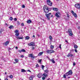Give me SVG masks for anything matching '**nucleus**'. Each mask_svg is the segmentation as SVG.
<instances>
[{
  "mask_svg": "<svg viewBox=\"0 0 80 80\" xmlns=\"http://www.w3.org/2000/svg\"><path fill=\"white\" fill-rule=\"evenodd\" d=\"M43 10L46 13H47L49 12V9L47 6H44L43 7Z\"/></svg>",
  "mask_w": 80,
  "mask_h": 80,
  "instance_id": "nucleus-1",
  "label": "nucleus"
},
{
  "mask_svg": "<svg viewBox=\"0 0 80 80\" xmlns=\"http://www.w3.org/2000/svg\"><path fill=\"white\" fill-rule=\"evenodd\" d=\"M71 13H72V15H73V16H74V17H75V18H77V15L76 13L74 12V11L72 10Z\"/></svg>",
  "mask_w": 80,
  "mask_h": 80,
  "instance_id": "nucleus-2",
  "label": "nucleus"
},
{
  "mask_svg": "<svg viewBox=\"0 0 80 80\" xmlns=\"http://www.w3.org/2000/svg\"><path fill=\"white\" fill-rule=\"evenodd\" d=\"M47 3L49 6H52V2H50V0H48L47 1Z\"/></svg>",
  "mask_w": 80,
  "mask_h": 80,
  "instance_id": "nucleus-3",
  "label": "nucleus"
},
{
  "mask_svg": "<svg viewBox=\"0 0 80 80\" xmlns=\"http://www.w3.org/2000/svg\"><path fill=\"white\" fill-rule=\"evenodd\" d=\"M15 33H16L15 35L17 36V37H18V36H19V33H18V30H15Z\"/></svg>",
  "mask_w": 80,
  "mask_h": 80,
  "instance_id": "nucleus-4",
  "label": "nucleus"
},
{
  "mask_svg": "<svg viewBox=\"0 0 80 80\" xmlns=\"http://www.w3.org/2000/svg\"><path fill=\"white\" fill-rule=\"evenodd\" d=\"M55 16L57 17H59L60 16V13L59 12H58L55 14Z\"/></svg>",
  "mask_w": 80,
  "mask_h": 80,
  "instance_id": "nucleus-5",
  "label": "nucleus"
},
{
  "mask_svg": "<svg viewBox=\"0 0 80 80\" xmlns=\"http://www.w3.org/2000/svg\"><path fill=\"white\" fill-rule=\"evenodd\" d=\"M28 45L29 46H35V42H31L29 43Z\"/></svg>",
  "mask_w": 80,
  "mask_h": 80,
  "instance_id": "nucleus-6",
  "label": "nucleus"
},
{
  "mask_svg": "<svg viewBox=\"0 0 80 80\" xmlns=\"http://www.w3.org/2000/svg\"><path fill=\"white\" fill-rule=\"evenodd\" d=\"M75 6L76 8H80V4H77L75 5Z\"/></svg>",
  "mask_w": 80,
  "mask_h": 80,
  "instance_id": "nucleus-7",
  "label": "nucleus"
},
{
  "mask_svg": "<svg viewBox=\"0 0 80 80\" xmlns=\"http://www.w3.org/2000/svg\"><path fill=\"white\" fill-rule=\"evenodd\" d=\"M73 55L72 54H71V52L70 53H69L68 55H67V57H73Z\"/></svg>",
  "mask_w": 80,
  "mask_h": 80,
  "instance_id": "nucleus-8",
  "label": "nucleus"
},
{
  "mask_svg": "<svg viewBox=\"0 0 80 80\" xmlns=\"http://www.w3.org/2000/svg\"><path fill=\"white\" fill-rule=\"evenodd\" d=\"M29 57H31V58H34L35 57H36L35 56H33V54H29Z\"/></svg>",
  "mask_w": 80,
  "mask_h": 80,
  "instance_id": "nucleus-9",
  "label": "nucleus"
},
{
  "mask_svg": "<svg viewBox=\"0 0 80 80\" xmlns=\"http://www.w3.org/2000/svg\"><path fill=\"white\" fill-rule=\"evenodd\" d=\"M9 41H6L5 43H4L3 44L4 45H6V46H7V45H8V44L9 43Z\"/></svg>",
  "mask_w": 80,
  "mask_h": 80,
  "instance_id": "nucleus-10",
  "label": "nucleus"
},
{
  "mask_svg": "<svg viewBox=\"0 0 80 80\" xmlns=\"http://www.w3.org/2000/svg\"><path fill=\"white\" fill-rule=\"evenodd\" d=\"M46 17L47 18L48 20H50V15L48 14H46L45 15Z\"/></svg>",
  "mask_w": 80,
  "mask_h": 80,
  "instance_id": "nucleus-11",
  "label": "nucleus"
},
{
  "mask_svg": "<svg viewBox=\"0 0 80 80\" xmlns=\"http://www.w3.org/2000/svg\"><path fill=\"white\" fill-rule=\"evenodd\" d=\"M68 72V73L69 74V75H72V73H73V72H72V70H70L69 72Z\"/></svg>",
  "mask_w": 80,
  "mask_h": 80,
  "instance_id": "nucleus-12",
  "label": "nucleus"
},
{
  "mask_svg": "<svg viewBox=\"0 0 80 80\" xmlns=\"http://www.w3.org/2000/svg\"><path fill=\"white\" fill-rule=\"evenodd\" d=\"M37 76L38 77V78H42V74H41V73H39L37 75Z\"/></svg>",
  "mask_w": 80,
  "mask_h": 80,
  "instance_id": "nucleus-13",
  "label": "nucleus"
},
{
  "mask_svg": "<svg viewBox=\"0 0 80 80\" xmlns=\"http://www.w3.org/2000/svg\"><path fill=\"white\" fill-rule=\"evenodd\" d=\"M16 38H17V39L18 40H20V39H23V38L22 37H16Z\"/></svg>",
  "mask_w": 80,
  "mask_h": 80,
  "instance_id": "nucleus-14",
  "label": "nucleus"
},
{
  "mask_svg": "<svg viewBox=\"0 0 80 80\" xmlns=\"http://www.w3.org/2000/svg\"><path fill=\"white\" fill-rule=\"evenodd\" d=\"M27 22L28 23H30L32 22V21L30 19L28 20Z\"/></svg>",
  "mask_w": 80,
  "mask_h": 80,
  "instance_id": "nucleus-15",
  "label": "nucleus"
},
{
  "mask_svg": "<svg viewBox=\"0 0 80 80\" xmlns=\"http://www.w3.org/2000/svg\"><path fill=\"white\" fill-rule=\"evenodd\" d=\"M53 10H54V11H58V9L57 8H53Z\"/></svg>",
  "mask_w": 80,
  "mask_h": 80,
  "instance_id": "nucleus-16",
  "label": "nucleus"
},
{
  "mask_svg": "<svg viewBox=\"0 0 80 80\" xmlns=\"http://www.w3.org/2000/svg\"><path fill=\"white\" fill-rule=\"evenodd\" d=\"M43 53V52H40L38 54V56H41Z\"/></svg>",
  "mask_w": 80,
  "mask_h": 80,
  "instance_id": "nucleus-17",
  "label": "nucleus"
},
{
  "mask_svg": "<svg viewBox=\"0 0 80 80\" xmlns=\"http://www.w3.org/2000/svg\"><path fill=\"white\" fill-rule=\"evenodd\" d=\"M68 32L69 33H72V29H69L68 30Z\"/></svg>",
  "mask_w": 80,
  "mask_h": 80,
  "instance_id": "nucleus-18",
  "label": "nucleus"
},
{
  "mask_svg": "<svg viewBox=\"0 0 80 80\" xmlns=\"http://www.w3.org/2000/svg\"><path fill=\"white\" fill-rule=\"evenodd\" d=\"M74 48H75V49H77L78 48V46L76 44H75L74 46Z\"/></svg>",
  "mask_w": 80,
  "mask_h": 80,
  "instance_id": "nucleus-19",
  "label": "nucleus"
},
{
  "mask_svg": "<svg viewBox=\"0 0 80 80\" xmlns=\"http://www.w3.org/2000/svg\"><path fill=\"white\" fill-rule=\"evenodd\" d=\"M51 61L52 62V63H55V61L54 60H53V59H52L51 60Z\"/></svg>",
  "mask_w": 80,
  "mask_h": 80,
  "instance_id": "nucleus-20",
  "label": "nucleus"
},
{
  "mask_svg": "<svg viewBox=\"0 0 80 80\" xmlns=\"http://www.w3.org/2000/svg\"><path fill=\"white\" fill-rule=\"evenodd\" d=\"M21 72H26V70L24 69H22L21 71Z\"/></svg>",
  "mask_w": 80,
  "mask_h": 80,
  "instance_id": "nucleus-21",
  "label": "nucleus"
},
{
  "mask_svg": "<svg viewBox=\"0 0 80 80\" xmlns=\"http://www.w3.org/2000/svg\"><path fill=\"white\" fill-rule=\"evenodd\" d=\"M33 76H31L29 78V79L30 80H33Z\"/></svg>",
  "mask_w": 80,
  "mask_h": 80,
  "instance_id": "nucleus-22",
  "label": "nucleus"
},
{
  "mask_svg": "<svg viewBox=\"0 0 80 80\" xmlns=\"http://www.w3.org/2000/svg\"><path fill=\"white\" fill-rule=\"evenodd\" d=\"M9 28H10V29L13 28V26L12 25H11L9 27Z\"/></svg>",
  "mask_w": 80,
  "mask_h": 80,
  "instance_id": "nucleus-23",
  "label": "nucleus"
},
{
  "mask_svg": "<svg viewBox=\"0 0 80 80\" xmlns=\"http://www.w3.org/2000/svg\"><path fill=\"white\" fill-rule=\"evenodd\" d=\"M50 50V53H53L54 52H55L53 50Z\"/></svg>",
  "mask_w": 80,
  "mask_h": 80,
  "instance_id": "nucleus-24",
  "label": "nucleus"
},
{
  "mask_svg": "<svg viewBox=\"0 0 80 80\" xmlns=\"http://www.w3.org/2000/svg\"><path fill=\"white\" fill-rule=\"evenodd\" d=\"M25 38L26 40H28V39H29V38H30V37H29V36H27V37H26Z\"/></svg>",
  "mask_w": 80,
  "mask_h": 80,
  "instance_id": "nucleus-25",
  "label": "nucleus"
},
{
  "mask_svg": "<svg viewBox=\"0 0 80 80\" xmlns=\"http://www.w3.org/2000/svg\"><path fill=\"white\" fill-rule=\"evenodd\" d=\"M54 48V46L53 45H51V49H53Z\"/></svg>",
  "mask_w": 80,
  "mask_h": 80,
  "instance_id": "nucleus-26",
  "label": "nucleus"
},
{
  "mask_svg": "<svg viewBox=\"0 0 80 80\" xmlns=\"http://www.w3.org/2000/svg\"><path fill=\"white\" fill-rule=\"evenodd\" d=\"M3 31V29H1V30H0V35L2 34V32Z\"/></svg>",
  "mask_w": 80,
  "mask_h": 80,
  "instance_id": "nucleus-27",
  "label": "nucleus"
},
{
  "mask_svg": "<svg viewBox=\"0 0 80 80\" xmlns=\"http://www.w3.org/2000/svg\"><path fill=\"white\" fill-rule=\"evenodd\" d=\"M48 53H50V50H48L46 51Z\"/></svg>",
  "mask_w": 80,
  "mask_h": 80,
  "instance_id": "nucleus-28",
  "label": "nucleus"
},
{
  "mask_svg": "<svg viewBox=\"0 0 80 80\" xmlns=\"http://www.w3.org/2000/svg\"><path fill=\"white\" fill-rule=\"evenodd\" d=\"M65 75H66V76H68V75H69V74H68V72H67L66 73H65Z\"/></svg>",
  "mask_w": 80,
  "mask_h": 80,
  "instance_id": "nucleus-29",
  "label": "nucleus"
},
{
  "mask_svg": "<svg viewBox=\"0 0 80 80\" xmlns=\"http://www.w3.org/2000/svg\"><path fill=\"white\" fill-rule=\"evenodd\" d=\"M49 39H50V40H52V37L51 36H49Z\"/></svg>",
  "mask_w": 80,
  "mask_h": 80,
  "instance_id": "nucleus-30",
  "label": "nucleus"
},
{
  "mask_svg": "<svg viewBox=\"0 0 80 80\" xmlns=\"http://www.w3.org/2000/svg\"><path fill=\"white\" fill-rule=\"evenodd\" d=\"M45 73H48V69H46L45 71Z\"/></svg>",
  "mask_w": 80,
  "mask_h": 80,
  "instance_id": "nucleus-31",
  "label": "nucleus"
},
{
  "mask_svg": "<svg viewBox=\"0 0 80 80\" xmlns=\"http://www.w3.org/2000/svg\"><path fill=\"white\" fill-rule=\"evenodd\" d=\"M9 20H11V21H12L13 20V18H12V17H10Z\"/></svg>",
  "mask_w": 80,
  "mask_h": 80,
  "instance_id": "nucleus-32",
  "label": "nucleus"
},
{
  "mask_svg": "<svg viewBox=\"0 0 80 80\" xmlns=\"http://www.w3.org/2000/svg\"><path fill=\"white\" fill-rule=\"evenodd\" d=\"M9 77H10L11 78H12L13 76L12 75H10L9 76Z\"/></svg>",
  "mask_w": 80,
  "mask_h": 80,
  "instance_id": "nucleus-33",
  "label": "nucleus"
},
{
  "mask_svg": "<svg viewBox=\"0 0 80 80\" xmlns=\"http://www.w3.org/2000/svg\"><path fill=\"white\" fill-rule=\"evenodd\" d=\"M21 51H22V52H26L25 51V50L24 49H22L21 50Z\"/></svg>",
  "mask_w": 80,
  "mask_h": 80,
  "instance_id": "nucleus-34",
  "label": "nucleus"
},
{
  "mask_svg": "<svg viewBox=\"0 0 80 80\" xmlns=\"http://www.w3.org/2000/svg\"><path fill=\"white\" fill-rule=\"evenodd\" d=\"M17 24H18V25H20V23L19 22V21H18L17 22Z\"/></svg>",
  "mask_w": 80,
  "mask_h": 80,
  "instance_id": "nucleus-35",
  "label": "nucleus"
},
{
  "mask_svg": "<svg viewBox=\"0 0 80 80\" xmlns=\"http://www.w3.org/2000/svg\"><path fill=\"white\" fill-rule=\"evenodd\" d=\"M45 67V66L43 65H42V70H43V69Z\"/></svg>",
  "mask_w": 80,
  "mask_h": 80,
  "instance_id": "nucleus-36",
  "label": "nucleus"
},
{
  "mask_svg": "<svg viewBox=\"0 0 80 80\" xmlns=\"http://www.w3.org/2000/svg\"><path fill=\"white\" fill-rule=\"evenodd\" d=\"M69 36H72V35H73V33H70L69 34Z\"/></svg>",
  "mask_w": 80,
  "mask_h": 80,
  "instance_id": "nucleus-37",
  "label": "nucleus"
},
{
  "mask_svg": "<svg viewBox=\"0 0 80 80\" xmlns=\"http://www.w3.org/2000/svg\"><path fill=\"white\" fill-rule=\"evenodd\" d=\"M22 8H25V6L24 5H22Z\"/></svg>",
  "mask_w": 80,
  "mask_h": 80,
  "instance_id": "nucleus-38",
  "label": "nucleus"
},
{
  "mask_svg": "<svg viewBox=\"0 0 80 80\" xmlns=\"http://www.w3.org/2000/svg\"><path fill=\"white\" fill-rule=\"evenodd\" d=\"M15 61L16 62H18V59H15Z\"/></svg>",
  "mask_w": 80,
  "mask_h": 80,
  "instance_id": "nucleus-39",
  "label": "nucleus"
},
{
  "mask_svg": "<svg viewBox=\"0 0 80 80\" xmlns=\"http://www.w3.org/2000/svg\"><path fill=\"white\" fill-rule=\"evenodd\" d=\"M66 74H64L63 76V77H64V78H66Z\"/></svg>",
  "mask_w": 80,
  "mask_h": 80,
  "instance_id": "nucleus-40",
  "label": "nucleus"
},
{
  "mask_svg": "<svg viewBox=\"0 0 80 80\" xmlns=\"http://www.w3.org/2000/svg\"><path fill=\"white\" fill-rule=\"evenodd\" d=\"M46 77H42V80H45V78Z\"/></svg>",
  "mask_w": 80,
  "mask_h": 80,
  "instance_id": "nucleus-41",
  "label": "nucleus"
},
{
  "mask_svg": "<svg viewBox=\"0 0 80 80\" xmlns=\"http://www.w3.org/2000/svg\"><path fill=\"white\" fill-rule=\"evenodd\" d=\"M43 75H44V76H45V77H46V76H47V74L45 73H44L43 74Z\"/></svg>",
  "mask_w": 80,
  "mask_h": 80,
  "instance_id": "nucleus-42",
  "label": "nucleus"
},
{
  "mask_svg": "<svg viewBox=\"0 0 80 80\" xmlns=\"http://www.w3.org/2000/svg\"><path fill=\"white\" fill-rule=\"evenodd\" d=\"M62 45V44H60L59 47V48H60V49H62V48L61 47V46Z\"/></svg>",
  "mask_w": 80,
  "mask_h": 80,
  "instance_id": "nucleus-43",
  "label": "nucleus"
},
{
  "mask_svg": "<svg viewBox=\"0 0 80 80\" xmlns=\"http://www.w3.org/2000/svg\"><path fill=\"white\" fill-rule=\"evenodd\" d=\"M75 65H76V63L75 62H73V66H75Z\"/></svg>",
  "mask_w": 80,
  "mask_h": 80,
  "instance_id": "nucleus-44",
  "label": "nucleus"
},
{
  "mask_svg": "<svg viewBox=\"0 0 80 80\" xmlns=\"http://www.w3.org/2000/svg\"><path fill=\"white\" fill-rule=\"evenodd\" d=\"M14 21H17V19L16 18H14Z\"/></svg>",
  "mask_w": 80,
  "mask_h": 80,
  "instance_id": "nucleus-45",
  "label": "nucleus"
},
{
  "mask_svg": "<svg viewBox=\"0 0 80 80\" xmlns=\"http://www.w3.org/2000/svg\"><path fill=\"white\" fill-rule=\"evenodd\" d=\"M39 67V66L38 65V64H37L36 65V68H38V67Z\"/></svg>",
  "mask_w": 80,
  "mask_h": 80,
  "instance_id": "nucleus-46",
  "label": "nucleus"
},
{
  "mask_svg": "<svg viewBox=\"0 0 80 80\" xmlns=\"http://www.w3.org/2000/svg\"><path fill=\"white\" fill-rule=\"evenodd\" d=\"M22 26H24V24L23 23H22L21 24Z\"/></svg>",
  "mask_w": 80,
  "mask_h": 80,
  "instance_id": "nucleus-47",
  "label": "nucleus"
},
{
  "mask_svg": "<svg viewBox=\"0 0 80 80\" xmlns=\"http://www.w3.org/2000/svg\"><path fill=\"white\" fill-rule=\"evenodd\" d=\"M32 50H34L35 49V48L34 47H32Z\"/></svg>",
  "mask_w": 80,
  "mask_h": 80,
  "instance_id": "nucleus-48",
  "label": "nucleus"
},
{
  "mask_svg": "<svg viewBox=\"0 0 80 80\" xmlns=\"http://www.w3.org/2000/svg\"><path fill=\"white\" fill-rule=\"evenodd\" d=\"M21 57L22 58H23L24 57V56L23 55H22L21 56Z\"/></svg>",
  "mask_w": 80,
  "mask_h": 80,
  "instance_id": "nucleus-49",
  "label": "nucleus"
},
{
  "mask_svg": "<svg viewBox=\"0 0 80 80\" xmlns=\"http://www.w3.org/2000/svg\"><path fill=\"white\" fill-rule=\"evenodd\" d=\"M18 52H20V53H21V52H22V50H18Z\"/></svg>",
  "mask_w": 80,
  "mask_h": 80,
  "instance_id": "nucleus-50",
  "label": "nucleus"
},
{
  "mask_svg": "<svg viewBox=\"0 0 80 80\" xmlns=\"http://www.w3.org/2000/svg\"><path fill=\"white\" fill-rule=\"evenodd\" d=\"M75 51L76 53H77V49H75Z\"/></svg>",
  "mask_w": 80,
  "mask_h": 80,
  "instance_id": "nucleus-51",
  "label": "nucleus"
},
{
  "mask_svg": "<svg viewBox=\"0 0 80 80\" xmlns=\"http://www.w3.org/2000/svg\"><path fill=\"white\" fill-rule=\"evenodd\" d=\"M65 42H67V43H68V41H67V39H65Z\"/></svg>",
  "mask_w": 80,
  "mask_h": 80,
  "instance_id": "nucleus-52",
  "label": "nucleus"
},
{
  "mask_svg": "<svg viewBox=\"0 0 80 80\" xmlns=\"http://www.w3.org/2000/svg\"><path fill=\"white\" fill-rule=\"evenodd\" d=\"M42 61V60L41 59H40L39 60V62H40V63H41V61Z\"/></svg>",
  "mask_w": 80,
  "mask_h": 80,
  "instance_id": "nucleus-53",
  "label": "nucleus"
},
{
  "mask_svg": "<svg viewBox=\"0 0 80 80\" xmlns=\"http://www.w3.org/2000/svg\"><path fill=\"white\" fill-rule=\"evenodd\" d=\"M8 49H9V51H10L11 50V48H8Z\"/></svg>",
  "mask_w": 80,
  "mask_h": 80,
  "instance_id": "nucleus-54",
  "label": "nucleus"
},
{
  "mask_svg": "<svg viewBox=\"0 0 80 80\" xmlns=\"http://www.w3.org/2000/svg\"><path fill=\"white\" fill-rule=\"evenodd\" d=\"M37 36H38V37H40V35H39V34H37Z\"/></svg>",
  "mask_w": 80,
  "mask_h": 80,
  "instance_id": "nucleus-55",
  "label": "nucleus"
},
{
  "mask_svg": "<svg viewBox=\"0 0 80 80\" xmlns=\"http://www.w3.org/2000/svg\"><path fill=\"white\" fill-rule=\"evenodd\" d=\"M67 17L68 18H69V17H70L69 16V15L68 14V15Z\"/></svg>",
  "mask_w": 80,
  "mask_h": 80,
  "instance_id": "nucleus-56",
  "label": "nucleus"
},
{
  "mask_svg": "<svg viewBox=\"0 0 80 80\" xmlns=\"http://www.w3.org/2000/svg\"><path fill=\"white\" fill-rule=\"evenodd\" d=\"M15 48H16V49H18V47H15Z\"/></svg>",
  "mask_w": 80,
  "mask_h": 80,
  "instance_id": "nucleus-57",
  "label": "nucleus"
},
{
  "mask_svg": "<svg viewBox=\"0 0 80 80\" xmlns=\"http://www.w3.org/2000/svg\"><path fill=\"white\" fill-rule=\"evenodd\" d=\"M78 29H80V27H78Z\"/></svg>",
  "mask_w": 80,
  "mask_h": 80,
  "instance_id": "nucleus-58",
  "label": "nucleus"
},
{
  "mask_svg": "<svg viewBox=\"0 0 80 80\" xmlns=\"http://www.w3.org/2000/svg\"><path fill=\"white\" fill-rule=\"evenodd\" d=\"M28 72H31V71L30 70H28Z\"/></svg>",
  "mask_w": 80,
  "mask_h": 80,
  "instance_id": "nucleus-59",
  "label": "nucleus"
},
{
  "mask_svg": "<svg viewBox=\"0 0 80 80\" xmlns=\"http://www.w3.org/2000/svg\"><path fill=\"white\" fill-rule=\"evenodd\" d=\"M51 14H52V13H49V15H51Z\"/></svg>",
  "mask_w": 80,
  "mask_h": 80,
  "instance_id": "nucleus-60",
  "label": "nucleus"
},
{
  "mask_svg": "<svg viewBox=\"0 0 80 80\" xmlns=\"http://www.w3.org/2000/svg\"><path fill=\"white\" fill-rule=\"evenodd\" d=\"M51 17H53V15H51Z\"/></svg>",
  "mask_w": 80,
  "mask_h": 80,
  "instance_id": "nucleus-61",
  "label": "nucleus"
},
{
  "mask_svg": "<svg viewBox=\"0 0 80 80\" xmlns=\"http://www.w3.org/2000/svg\"><path fill=\"white\" fill-rule=\"evenodd\" d=\"M70 78V77H68V78Z\"/></svg>",
  "mask_w": 80,
  "mask_h": 80,
  "instance_id": "nucleus-62",
  "label": "nucleus"
},
{
  "mask_svg": "<svg viewBox=\"0 0 80 80\" xmlns=\"http://www.w3.org/2000/svg\"><path fill=\"white\" fill-rule=\"evenodd\" d=\"M5 75H6V74H7V72H5Z\"/></svg>",
  "mask_w": 80,
  "mask_h": 80,
  "instance_id": "nucleus-63",
  "label": "nucleus"
},
{
  "mask_svg": "<svg viewBox=\"0 0 80 80\" xmlns=\"http://www.w3.org/2000/svg\"><path fill=\"white\" fill-rule=\"evenodd\" d=\"M33 37H35V35H33Z\"/></svg>",
  "mask_w": 80,
  "mask_h": 80,
  "instance_id": "nucleus-64",
  "label": "nucleus"
}]
</instances>
